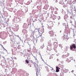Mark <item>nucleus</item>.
Segmentation results:
<instances>
[{"label": "nucleus", "mask_w": 76, "mask_h": 76, "mask_svg": "<svg viewBox=\"0 0 76 76\" xmlns=\"http://www.w3.org/2000/svg\"><path fill=\"white\" fill-rule=\"evenodd\" d=\"M30 67H31V65L30 66Z\"/></svg>", "instance_id": "28"}, {"label": "nucleus", "mask_w": 76, "mask_h": 76, "mask_svg": "<svg viewBox=\"0 0 76 76\" xmlns=\"http://www.w3.org/2000/svg\"><path fill=\"white\" fill-rule=\"evenodd\" d=\"M62 57V58H66V56H65L64 54L63 55Z\"/></svg>", "instance_id": "10"}, {"label": "nucleus", "mask_w": 76, "mask_h": 76, "mask_svg": "<svg viewBox=\"0 0 76 76\" xmlns=\"http://www.w3.org/2000/svg\"><path fill=\"white\" fill-rule=\"evenodd\" d=\"M74 61H75V60H73Z\"/></svg>", "instance_id": "27"}, {"label": "nucleus", "mask_w": 76, "mask_h": 76, "mask_svg": "<svg viewBox=\"0 0 76 76\" xmlns=\"http://www.w3.org/2000/svg\"><path fill=\"white\" fill-rule=\"evenodd\" d=\"M52 58H53V56H52L50 55V58H49V59H52Z\"/></svg>", "instance_id": "14"}, {"label": "nucleus", "mask_w": 76, "mask_h": 76, "mask_svg": "<svg viewBox=\"0 0 76 76\" xmlns=\"http://www.w3.org/2000/svg\"><path fill=\"white\" fill-rule=\"evenodd\" d=\"M55 2L56 3H57V2H58V0H55Z\"/></svg>", "instance_id": "16"}, {"label": "nucleus", "mask_w": 76, "mask_h": 76, "mask_svg": "<svg viewBox=\"0 0 76 76\" xmlns=\"http://www.w3.org/2000/svg\"><path fill=\"white\" fill-rule=\"evenodd\" d=\"M2 47H3V48H4V47L3 46H2Z\"/></svg>", "instance_id": "26"}, {"label": "nucleus", "mask_w": 76, "mask_h": 76, "mask_svg": "<svg viewBox=\"0 0 76 76\" xmlns=\"http://www.w3.org/2000/svg\"><path fill=\"white\" fill-rule=\"evenodd\" d=\"M53 22L52 21H50L49 23V25L48 26V28L49 29H52L51 28L53 26Z\"/></svg>", "instance_id": "1"}, {"label": "nucleus", "mask_w": 76, "mask_h": 76, "mask_svg": "<svg viewBox=\"0 0 76 76\" xmlns=\"http://www.w3.org/2000/svg\"><path fill=\"white\" fill-rule=\"evenodd\" d=\"M51 68V70H52V72H54V70L53 69V68Z\"/></svg>", "instance_id": "13"}, {"label": "nucleus", "mask_w": 76, "mask_h": 76, "mask_svg": "<svg viewBox=\"0 0 76 76\" xmlns=\"http://www.w3.org/2000/svg\"><path fill=\"white\" fill-rule=\"evenodd\" d=\"M64 54L66 56V57H68L69 56V54L67 52H65L64 53Z\"/></svg>", "instance_id": "6"}, {"label": "nucleus", "mask_w": 76, "mask_h": 76, "mask_svg": "<svg viewBox=\"0 0 76 76\" xmlns=\"http://www.w3.org/2000/svg\"><path fill=\"white\" fill-rule=\"evenodd\" d=\"M53 0L55 1V0Z\"/></svg>", "instance_id": "33"}, {"label": "nucleus", "mask_w": 76, "mask_h": 76, "mask_svg": "<svg viewBox=\"0 0 76 76\" xmlns=\"http://www.w3.org/2000/svg\"><path fill=\"white\" fill-rule=\"evenodd\" d=\"M69 38V37H67L66 38V39H67V40H68V39Z\"/></svg>", "instance_id": "18"}, {"label": "nucleus", "mask_w": 76, "mask_h": 76, "mask_svg": "<svg viewBox=\"0 0 76 76\" xmlns=\"http://www.w3.org/2000/svg\"><path fill=\"white\" fill-rule=\"evenodd\" d=\"M56 69H58V66H57V67H56Z\"/></svg>", "instance_id": "19"}, {"label": "nucleus", "mask_w": 76, "mask_h": 76, "mask_svg": "<svg viewBox=\"0 0 76 76\" xmlns=\"http://www.w3.org/2000/svg\"><path fill=\"white\" fill-rule=\"evenodd\" d=\"M42 29H41L40 30L38 31L39 33V37H41L42 36Z\"/></svg>", "instance_id": "5"}, {"label": "nucleus", "mask_w": 76, "mask_h": 76, "mask_svg": "<svg viewBox=\"0 0 76 76\" xmlns=\"http://www.w3.org/2000/svg\"><path fill=\"white\" fill-rule=\"evenodd\" d=\"M65 48H66V49H67V47H65Z\"/></svg>", "instance_id": "23"}, {"label": "nucleus", "mask_w": 76, "mask_h": 76, "mask_svg": "<svg viewBox=\"0 0 76 76\" xmlns=\"http://www.w3.org/2000/svg\"><path fill=\"white\" fill-rule=\"evenodd\" d=\"M39 55H40V56H41V54L40 53H39Z\"/></svg>", "instance_id": "24"}, {"label": "nucleus", "mask_w": 76, "mask_h": 76, "mask_svg": "<svg viewBox=\"0 0 76 76\" xmlns=\"http://www.w3.org/2000/svg\"><path fill=\"white\" fill-rule=\"evenodd\" d=\"M66 61L67 62V63H69V62H70V58H67L66 60Z\"/></svg>", "instance_id": "7"}, {"label": "nucleus", "mask_w": 76, "mask_h": 76, "mask_svg": "<svg viewBox=\"0 0 76 76\" xmlns=\"http://www.w3.org/2000/svg\"><path fill=\"white\" fill-rule=\"evenodd\" d=\"M40 57H41V58L42 59V61H44V60H43V59H42V56H41Z\"/></svg>", "instance_id": "17"}, {"label": "nucleus", "mask_w": 76, "mask_h": 76, "mask_svg": "<svg viewBox=\"0 0 76 76\" xmlns=\"http://www.w3.org/2000/svg\"><path fill=\"white\" fill-rule=\"evenodd\" d=\"M51 40H50V42H51Z\"/></svg>", "instance_id": "30"}, {"label": "nucleus", "mask_w": 76, "mask_h": 76, "mask_svg": "<svg viewBox=\"0 0 76 76\" xmlns=\"http://www.w3.org/2000/svg\"><path fill=\"white\" fill-rule=\"evenodd\" d=\"M56 72H59V69H57L56 70Z\"/></svg>", "instance_id": "15"}, {"label": "nucleus", "mask_w": 76, "mask_h": 76, "mask_svg": "<svg viewBox=\"0 0 76 76\" xmlns=\"http://www.w3.org/2000/svg\"><path fill=\"white\" fill-rule=\"evenodd\" d=\"M69 58H70V60H72L73 59V57H71Z\"/></svg>", "instance_id": "12"}, {"label": "nucleus", "mask_w": 76, "mask_h": 76, "mask_svg": "<svg viewBox=\"0 0 76 76\" xmlns=\"http://www.w3.org/2000/svg\"><path fill=\"white\" fill-rule=\"evenodd\" d=\"M76 44H72L70 46V49L72 50H73V49H76Z\"/></svg>", "instance_id": "2"}, {"label": "nucleus", "mask_w": 76, "mask_h": 76, "mask_svg": "<svg viewBox=\"0 0 76 76\" xmlns=\"http://www.w3.org/2000/svg\"><path fill=\"white\" fill-rule=\"evenodd\" d=\"M53 45L54 46V50H56L57 49V43L56 42H54Z\"/></svg>", "instance_id": "4"}, {"label": "nucleus", "mask_w": 76, "mask_h": 76, "mask_svg": "<svg viewBox=\"0 0 76 76\" xmlns=\"http://www.w3.org/2000/svg\"><path fill=\"white\" fill-rule=\"evenodd\" d=\"M72 72H74V70H72V71H71Z\"/></svg>", "instance_id": "21"}, {"label": "nucleus", "mask_w": 76, "mask_h": 76, "mask_svg": "<svg viewBox=\"0 0 76 76\" xmlns=\"http://www.w3.org/2000/svg\"><path fill=\"white\" fill-rule=\"evenodd\" d=\"M61 32V31H60V32Z\"/></svg>", "instance_id": "29"}, {"label": "nucleus", "mask_w": 76, "mask_h": 76, "mask_svg": "<svg viewBox=\"0 0 76 76\" xmlns=\"http://www.w3.org/2000/svg\"><path fill=\"white\" fill-rule=\"evenodd\" d=\"M56 10H58V9L56 8Z\"/></svg>", "instance_id": "22"}, {"label": "nucleus", "mask_w": 76, "mask_h": 76, "mask_svg": "<svg viewBox=\"0 0 76 76\" xmlns=\"http://www.w3.org/2000/svg\"><path fill=\"white\" fill-rule=\"evenodd\" d=\"M53 42H56L57 41V39H56V38L53 39Z\"/></svg>", "instance_id": "9"}, {"label": "nucleus", "mask_w": 76, "mask_h": 76, "mask_svg": "<svg viewBox=\"0 0 76 76\" xmlns=\"http://www.w3.org/2000/svg\"><path fill=\"white\" fill-rule=\"evenodd\" d=\"M26 62L27 64L29 63V61L27 59L26 60Z\"/></svg>", "instance_id": "11"}, {"label": "nucleus", "mask_w": 76, "mask_h": 76, "mask_svg": "<svg viewBox=\"0 0 76 76\" xmlns=\"http://www.w3.org/2000/svg\"><path fill=\"white\" fill-rule=\"evenodd\" d=\"M46 69H48V66H47V67H46Z\"/></svg>", "instance_id": "20"}, {"label": "nucleus", "mask_w": 76, "mask_h": 76, "mask_svg": "<svg viewBox=\"0 0 76 76\" xmlns=\"http://www.w3.org/2000/svg\"><path fill=\"white\" fill-rule=\"evenodd\" d=\"M62 38L63 39H66V35H65V34L62 37Z\"/></svg>", "instance_id": "8"}, {"label": "nucleus", "mask_w": 76, "mask_h": 76, "mask_svg": "<svg viewBox=\"0 0 76 76\" xmlns=\"http://www.w3.org/2000/svg\"><path fill=\"white\" fill-rule=\"evenodd\" d=\"M29 24H28V26H29Z\"/></svg>", "instance_id": "31"}, {"label": "nucleus", "mask_w": 76, "mask_h": 76, "mask_svg": "<svg viewBox=\"0 0 76 76\" xmlns=\"http://www.w3.org/2000/svg\"><path fill=\"white\" fill-rule=\"evenodd\" d=\"M76 34V33H75Z\"/></svg>", "instance_id": "32"}, {"label": "nucleus", "mask_w": 76, "mask_h": 76, "mask_svg": "<svg viewBox=\"0 0 76 76\" xmlns=\"http://www.w3.org/2000/svg\"><path fill=\"white\" fill-rule=\"evenodd\" d=\"M55 32H54L53 30H52L51 31H49V33L50 34V35L51 37H54Z\"/></svg>", "instance_id": "3"}, {"label": "nucleus", "mask_w": 76, "mask_h": 76, "mask_svg": "<svg viewBox=\"0 0 76 76\" xmlns=\"http://www.w3.org/2000/svg\"><path fill=\"white\" fill-rule=\"evenodd\" d=\"M58 25H60V23H58Z\"/></svg>", "instance_id": "25"}]
</instances>
